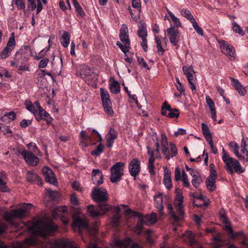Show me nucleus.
I'll return each instance as SVG.
<instances>
[{
    "instance_id": "f257e3e1",
    "label": "nucleus",
    "mask_w": 248,
    "mask_h": 248,
    "mask_svg": "<svg viewBox=\"0 0 248 248\" xmlns=\"http://www.w3.org/2000/svg\"><path fill=\"white\" fill-rule=\"evenodd\" d=\"M30 232H36L38 235L43 237L53 233L57 230V227L53 223H43L41 220L35 222H28L25 224Z\"/></svg>"
},
{
    "instance_id": "f03ea898",
    "label": "nucleus",
    "mask_w": 248,
    "mask_h": 248,
    "mask_svg": "<svg viewBox=\"0 0 248 248\" xmlns=\"http://www.w3.org/2000/svg\"><path fill=\"white\" fill-rule=\"evenodd\" d=\"M31 206L32 205L31 204H29L23 206L21 208L14 209L9 212H6L4 214L3 217L11 226L18 228L19 227V224L15 222L14 220L16 218H22L24 217Z\"/></svg>"
},
{
    "instance_id": "7ed1b4c3",
    "label": "nucleus",
    "mask_w": 248,
    "mask_h": 248,
    "mask_svg": "<svg viewBox=\"0 0 248 248\" xmlns=\"http://www.w3.org/2000/svg\"><path fill=\"white\" fill-rule=\"evenodd\" d=\"M222 160L225 164L226 170L230 174H232L234 173L233 168L235 171L238 173H241L244 171L239 161L230 157L224 148L222 149Z\"/></svg>"
},
{
    "instance_id": "20e7f679",
    "label": "nucleus",
    "mask_w": 248,
    "mask_h": 248,
    "mask_svg": "<svg viewBox=\"0 0 248 248\" xmlns=\"http://www.w3.org/2000/svg\"><path fill=\"white\" fill-rule=\"evenodd\" d=\"M77 75L89 85L93 84L97 80V75L93 69L86 65L80 66Z\"/></svg>"
},
{
    "instance_id": "39448f33",
    "label": "nucleus",
    "mask_w": 248,
    "mask_h": 248,
    "mask_svg": "<svg viewBox=\"0 0 248 248\" xmlns=\"http://www.w3.org/2000/svg\"><path fill=\"white\" fill-rule=\"evenodd\" d=\"M73 228L75 229L76 227L78 228V232L79 234L81 233L83 230H86L90 235L94 237L98 232V230L96 228H91L89 225L88 222L84 218L77 217L74 219L72 225Z\"/></svg>"
},
{
    "instance_id": "423d86ee",
    "label": "nucleus",
    "mask_w": 248,
    "mask_h": 248,
    "mask_svg": "<svg viewBox=\"0 0 248 248\" xmlns=\"http://www.w3.org/2000/svg\"><path fill=\"white\" fill-rule=\"evenodd\" d=\"M125 165L124 162H118L111 167L109 179L111 183H117L121 180Z\"/></svg>"
},
{
    "instance_id": "0eeeda50",
    "label": "nucleus",
    "mask_w": 248,
    "mask_h": 248,
    "mask_svg": "<svg viewBox=\"0 0 248 248\" xmlns=\"http://www.w3.org/2000/svg\"><path fill=\"white\" fill-rule=\"evenodd\" d=\"M92 197L93 200L99 205L107 204L108 195L107 191L103 188L96 187L92 192Z\"/></svg>"
},
{
    "instance_id": "6e6552de",
    "label": "nucleus",
    "mask_w": 248,
    "mask_h": 248,
    "mask_svg": "<svg viewBox=\"0 0 248 248\" xmlns=\"http://www.w3.org/2000/svg\"><path fill=\"white\" fill-rule=\"evenodd\" d=\"M110 208V206L108 204H98V208L95 207L93 205H90L87 208V212L91 217H95L104 215Z\"/></svg>"
},
{
    "instance_id": "1a4fd4ad",
    "label": "nucleus",
    "mask_w": 248,
    "mask_h": 248,
    "mask_svg": "<svg viewBox=\"0 0 248 248\" xmlns=\"http://www.w3.org/2000/svg\"><path fill=\"white\" fill-rule=\"evenodd\" d=\"M100 95L104 111L108 116H113L114 112L111 108V102L108 92L105 89L101 88Z\"/></svg>"
},
{
    "instance_id": "9d476101",
    "label": "nucleus",
    "mask_w": 248,
    "mask_h": 248,
    "mask_svg": "<svg viewBox=\"0 0 248 248\" xmlns=\"http://www.w3.org/2000/svg\"><path fill=\"white\" fill-rule=\"evenodd\" d=\"M183 71L184 74L187 78L190 88L193 93L196 91V88L195 85L196 81V78L195 76V72L192 66H184Z\"/></svg>"
},
{
    "instance_id": "9b49d317",
    "label": "nucleus",
    "mask_w": 248,
    "mask_h": 248,
    "mask_svg": "<svg viewBox=\"0 0 248 248\" xmlns=\"http://www.w3.org/2000/svg\"><path fill=\"white\" fill-rule=\"evenodd\" d=\"M20 155L28 165L35 166L38 164L39 158L31 152L24 149L21 151Z\"/></svg>"
},
{
    "instance_id": "f8f14e48",
    "label": "nucleus",
    "mask_w": 248,
    "mask_h": 248,
    "mask_svg": "<svg viewBox=\"0 0 248 248\" xmlns=\"http://www.w3.org/2000/svg\"><path fill=\"white\" fill-rule=\"evenodd\" d=\"M80 137L82 141L87 140L89 142H92L94 140H96V142H101L102 140L101 134L94 129L92 130L90 136L86 135L85 131H81Z\"/></svg>"
},
{
    "instance_id": "ddd939ff",
    "label": "nucleus",
    "mask_w": 248,
    "mask_h": 248,
    "mask_svg": "<svg viewBox=\"0 0 248 248\" xmlns=\"http://www.w3.org/2000/svg\"><path fill=\"white\" fill-rule=\"evenodd\" d=\"M140 161L137 158L132 159L129 164V171L130 175L136 179V176L139 174L140 170Z\"/></svg>"
},
{
    "instance_id": "4468645a",
    "label": "nucleus",
    "mask_w": 248,
    "mask_h": 248,
    "mask_svg": "<svg viewBox=\"0 0 248 248\" xmlns=\"http://www.w3.org/2000/svg\"><path fill=\"white\" fill-rule=\"evenodd\" d=\"M16 45L15 38L10 37L6 47L0 52V59H4L9 57Z\"/></svg>"
},
{
    "instance_id": "2eb2a0df",
    "label": "nucleus",
    "mask_w": 248,
    "mask_h": 248,
    "mask_svg": "<svg viewBox=\"0 0 248 248\" xmlns=\"http://www.w3.org/2000/svg\"><path fill=\"white\" fill-rule=\"evenodd\" d=\"M167 32L169 35V39L170 43L174 46H177L180 41V33L178 30L171 26L169 28Z\"/></svg>"
},
{
    "instance_id": "dca6fc26",
    "label": "nucleus",
    "mask_w": 248,
    "mask_h": 248,
    "mask_svg": "<svg viewBox=\"0 0 248 248\" xmlns=\"http://www.w3.org/2000/svg\"><path fill=\"white\" fill-rule=\"evenodd\" d=\"M116 245L119 248H142L139 244L132 242V240L127 237L123 240H118L116 242Z\"/></svg>"
},
{
    "instance_id": "f3484780",
    "label": "nucleus",
    "mask_w": 248,
    "mask_h": 248,
    "mask_svg": "<svg viewBox=\"0 0 248 248\" xmlns=\"http://www.w3.org/2000/svg\"><path fill=\"white\" fill-rule=\"evenodd\" d=\"M218 44L220 49L224 53L231 57H234L235 51L234 47L232 46L224 40L218 41Z\"/></svg>"
},
{
    "instance_id": "a211bd4d",
    "label": "nucleus",
    "mask_w": 248,
    "mask_h": 248,
    "mask_svg": "<svg viewBox=\"0 0 248 248\" xmlns=\"http://www.w3.org/2000/svg\"><path fill=\"white\" fill-rule=\"evenodd\" d=\"M217 178L215 170H212L209 176L206 181V185L210 191H214L216 189V180Z\"/></svg>"
},
{
    "instance_id": "6ab92c4d",
    "label": "nucleus",
    "mask_w": 248,
    "mask_h": 248,
    "mask_svg": "<svg viewBox=\"0 0 248 248\" xmlns=\"http://www.w3.org/2000/svg\"><path fill=\"white\" fill-rule=\"evenodd\" d=\"M155 207L159 215V218L163 219L164 218V206L163 205L162 194L159 193L154 197Z\"/></svg>"
},
{
    "instance_id": "aec40b11",
    "label": "nucleus",
    "mask_w": 248,
    "mask_h": 248,
    "mask_svg": "<svg viewBox=\"0 0 248 248\" xmlns=\"http://www.w3.org/2000/svg\"><path fill=\"white\" fill-rule=\"evenodd\" d=\"M160 144L162 153L164 155L167 160L170 159V156L168 146V140L164 133H162L161 135Z\"/></svg>"
},
{
    "instance_id": "412c9836",
    "label": "nucleus",
    "mask_w": 248,
    "mask_h": 248,
    "mask_svg": "<svg viewBox=\"0 0 248 248\" xmlns=\"http://www.w3.org/2000/svg\"><path fill=\"white\" fill-rule=\"evenodd\" d=\"M42 172L46 182L52 185H55L56 183L55 174L51 169L48 167H44L42 169Z\"/></svg>"
},
{
    "instance_id": "4be33fe9",
    "label": "nucleus",
    "mask_w": 248,
    "mask_h": 248,
    "mask_svg": "<svg viewBox=\"0 0 248 248\" xmlns=\"http://www.w3.org/2000/svg\"><path fill=\"white\" fill-rule=\"evenodd\" d=\"M128 30L127 26L124 24L122 25L120 31L119 37L121 41L126 45H130V40L128 36Z\"/></svg>"
},
{
    "instance_id": "5701e85b",
    "label": "nucleus",
    "mask_w": 248,
    "mask_h": 248,
    "mask_svg": "<svg viewBox=\"0 0 248 248\" xmlns=\"http://www.w3.org/2000/svg\"><path fill=\"white\" fill-rule=\"evenodd\" d=\"M106 137L107 146L108 148H111L114 143V140L117 139L118 137V132L113 128H110Z\"/></svg>"
},
{
    "instance_id": "b1692460",
    "label": "nucleus",
    "mask_w": 248,
    "mask_h": 248,
    "mask_svg": "<svg viewBox=\"0 0 248 248\" xmlns=\"http://www.w3.org/2000/svg\"><path fill=\"white\" fill-rule=\"evenodd\" d=\"M54 248H78L72 241L61 239L55 242Z\"/></svg>"
},
{
    "instance_id": "393cba45",
    "label": "nucleus",
    "mask_w": 248,
    "mask_h": 248,
    "mask_svg": "<svg viewBox=\"0 0 248 248\" xmlns=\"http://www.w3.org/2000/svg\"><path fill=\"white\" fill-rule=\"evenodd\" d=\"M92 181L94 185H100L103 183V175L101 170L93 169L92 171Z\"/></svg>"
},
{
    "instance_id": "a878e982",
    "label": "nucleus",
    "mask_w": 248,
    "mask_h": 248,
    "mask_svg": "<svg viewBox=\"0 0 248 248\" xmlns=\"http://www.w3.org/2000/svg\"><path fill=\"white\" fill-rule=\"evenodd\" d=\"M27 180L28 182L41 185L42 179L37 174L33 171H28L27 173Z\"/></svg>"
},
{
    "instance_id": "bb28decb",
    "label": "nucleus",
    "mask_w": 248,
    "mask_h": 248,
    "mask_svg": "<svg viewBox=\"0 0 248 248\" xmlns=\"http://www.w3.org/2000/svg\"><path fill=\"white\" fill-rule=\"evenodd\" d=\"M25 104L26 108L33 114L43 109L37 101L35 102L33 104H31L30 101L26 100Z\"/></svg>"
},
{
    "instance_id": "cd10ccee",
    "label": "nucleus",
    "mask_w": 248,
    "mask_h": 248,
    "mask_svg": "<svg viewBox=\"0 0 248 248\" xmlns=\"http://www.w3.org/2000/svg\"><path fill=\"white\" fill-rule=\"evenodd\" d=\"M141 221L145 224L150 225L155 224L157 221L156 214L155 213H152L150 215H147L140 218Z\"/></svg>"
},
{
    "instance_id": "c85d7f7f",
    "label": "nucleus",
    "mask_w": 248,
    "mask_h": 248,
    "mask_svg": "<svg viewBox=\"0 0 248 248\" xmlns=\"http://www.w3.org/2000/svg\"><path fill=\"white\" fill-rule=\"evenodd\" d=\"M232 82L233 86L240 95L244 96L246 94L247 90L237 79L232 78Z\"/></svg>"
},
{
    "instance_id": "c756f323",
    "label": "nucleus",
    "mask_w": 248,
    "mask_h": 248,
    "mask_svg": "<svg viewBox=\"0 0 248 248\" xmlns=\"http://www.w3.org/2000/svg\"><path fill=\"white\" fill-rule=\"evenodd\" d=\"M163 168L165 169L163 183L167 188L170 189L172 187L170 172L167 169V167H163Z\"/></svg>"
},
{
    "instance_id": "7c9ffc66",
    "label": "nucleus",
    "mask_w": 248,
    "mask_h": 248,
    "mask_svg": "<svg viewBox=\"0 0 248 248\" xmlns=\"http://www.w3.org/2000/svg\"><path fill=\"white\" fill-rule=\"evenodd\" d=\"M70 40V35L68 32L63 31L60 39L61 43L64 47H67L69 46Z\"/></svg>"
},
{
    "instance_id": "2f4dec72",
    "label": "nucleus",
    "mask_w": 248,
    "mask_h": 248,
    "mask_svg": "<svg viewBox=\"0 0 248 248\" xmlns=\"http://www.w3.org/2000/svg\"><path fill=\"white\" fill-rule=\"evenodd\" d=\"M202 132L204 135L205 138L206 140H210L211 139H212V137L211 136V133L210 132L209 127L207 124L204 123L202 124Z\"/></svg>"
},
{
    "instance_id": "473e14b6",
    "label": "nucleus",
    "mask_w": 248,
    "mask_h": 248,
    "mask_svg": "<svg viewBox=\"0 0 248 248\" xmlns=\"http://www.w3.org/2000/svg\"><path fill=\"white\" fill-rule=\"evenodd\" d=\"M229 146L232 149V151L238 158H241L242 155L239 153V147L237 143L234 141L230 142Z\"/></svg>"
},
{
    "instance_id": "72a5a7b5",
    "label": "nucleus",
    "mask_w": 248,
    "mask_h": 248,
    "mask_svg": "<svg viewBox=\"0 0 248 248\" xmlns=\"http://www.w3.org/2000/svg\"><path fill=\"white\" fill-rule=\"evenodd\" d=\"M109 89L111 93L118 94L120 91V86L118 82L114 80L110 84L109 86Z\"/></svg>"
},
{
    "instance_id": "f704fd0d",
    "label": "nucleus",
    "mask_w": 248,
    "mask_h": 248,
    "mask_svg": "<svg viewBox=\"0 0 248 248\" xmlns=\"http://www.w3.org/2000/svg\"><path fill=\"white\" fill-rule=\"evenodd\" d=\"M167 208L169 214L170 215L171 218L176 222L179 221V217L176 215L173 210L172 205L170 203H167Z\"/></svg>"
},
{
    "instance_id": "c9c22d12",
    "label": "nucleus",
    "mask_w": 248,
    "mask_h": 248,
    "mask_svg": "<svg viewBox=\"0 0 248 248\" xmlns=\"http://www.w3.org/2000/svg\"><path fill=\"white\" fill-rule=\"evenodd\" d=\"M180 13L183 16L186 18L190 22L195 19L190 11L187 9H182Z\"/></svg>"
},
{
    "instance_id": "e433bc0d",
    "label": "nucleus",
    "mask_w": 248,
    "mask_h": 248,
    "mask_svg": "<svg viewBox=\"0 0 248 248\" xmlns=\"http://www.w3.org/2000/svg\"><path fill=\"white\" fill-rule=\"evenodd\" d=\"M138 35L139 37L141 39L146 38L147 36V31L144 25H140L139 26V30L138 31Z\"/></svg>"
},
{
    "instance_id": "4c0bfd02",
    "label": "nucleus",
    "mask_w": 248,
    "mask_h": 248,
    "mask_svg": "<svg viewBox=\"0 0 248 248\" xmlns=\"http://www.w3.org/2000/svg\"><path fill=\"white\" fill-rule=\"evenodd\" d=\"M72 2L78 14L82 17L84 16L85 12H84L82 8L81 7L78 2L77 0H72Z\"/></svg>"
},
{
    "instance_id": "58836bf2",
    "label": "nucleus",
    "mask_w": 248,
    "mask_h": 248,
    "mask_svg": "<svg viewBox=\"0 0 248 248\" xmlns=\"http://www.w3.org/2000/svg\"><path fill=\"white\" fill-rule=\"evenodd\" d=\"M155 41L156 44L158 53L160 55H163L164 53V50L162 46L163 43L161 40L157 36H155Z\"/></svg>"
},
{
    "instance_id": "ea45409f",
    "label": "nucleus",
    "mask_w": 248,
    "mask_h": 248,
    "mask_svg": "<svg viewBox=\"0 0 248 248\" xmlns=\"http://www.w3.org/2000/svg\"><path fill=\"white\" fill-rule=\"evenodd\" d=\"M184 238H187V241L190 245H192L195 243L194 234L191 231H186L184 234Z\"/></svg>"
},
{
    "instance_id": "a19ab883",
    "label": "nucleus",
    "mask_w": 248,
    "mask_h": 248,
    "mask_svg": "<svg viewBox=\"0 0 248 248\" xmlns=\"http://www.w3.org/2000/svg\"><path fill=\"white\" fill-rule=\"evenodd\" d=\"M144 223L141 221V219H140L139 220L138 222L136 225L134 227V231L135 233H136L138 235L140 234L143 230V226L144 225Z\"/></svg>"
},
{
    "instance_id": "79ce46f5",
    "label": "nucleus",
    "mask_w": 248,
    "mask_h": 248,
    "mask_svg": "<svg viewBox=\"0 0 248 248\" xmlns=\"http://www.w3.org/2000/svg\"><path fill=\"white\" fill-rule=\"evenodd\" d=\"M232 29L234 32L237 33L241 36L244 35L245 33L244 31L236 22L233 21L232 23Z\"/></svg>"
},
{
    "instance_id": "37998d69",
    "label": "nucleus",
    "mask_w": 248,
    "mask_h": 248,
    "mask_svg": "<svg viewBox=\"0 0 248 248\" xmlns=\"http://www.w3.org/2000/svg\"><path fill=\"white\" fill-rule=\"evenodd\" d=\"M104 150V146L102 144H100L94 150L92 151L91 155L94 156H99L103 152Z\"/></svg>"
},
{
    "instance_id": "c03bdc74",
    "label": "nucleus",
    "mask_w": 248,
    "mask_h": 248,
    "mask_svg": "<svg viewBox=\"0 0 248 248\" xmlns=\"http://www.w3.org/2000/svg\"><path fill=\"white\" fill-rule=\"evenodd\" d=\"M66 209L65 207L60 206L57 207L52 212V216L54 218H56L61 215V213L65 212Z\"/></svg>"
},
{
    "instance_id": "a18cd8bd",
    "label": "nucleus",
    "mask_w": 248,
    "mask_h": 248,
    "mask_svg": "<svg viewBox=\"0 0 248 248\" xmlns=\"http://www.w3.org/2000/svg\"><path fill=\"white\" fill-rule=\"evenodd\" d=\"M27 147L31 150H33V153L35 154H36L39 156H42V154L40 152L39 150L38 149L36 145L33 142L29 143L27 144Z\"/></svg>"
},
{
    "instance_id": "49530a36",
    "label": "nucleus",
    "mask_w": 248,
    "mask_h": 248,
    "mask_svg": "<svg viewBox=\"0 0 248 248\" xmlns=\"http://www.w3.org/2000/svg\"><path fill=\"white\" fill-rule=\"evenodd\" d=\"M191 23H192L193 27L196 31L197 33L201 36H202L203 35V31L202 29L200 27H199L196 20L194 19L193 21L191 22Z\"/></svg>"
},
{
    "instance_id": "de8ad7c7",
    "label": "nucleus",
    "mask_w": 248,
    "mask_h": 248,
    "mask_svg": "<svg viewBox=\"0 0 248 248\" xmlns=\"http://www.w3.org/2000/svg\"><path fill=\"white\" fill-rule=\"evenodd\" d=\"M202 182V179L200 175L193 178L191 181L192 185L196 188L198 187Z\"/></svg>"
},
{
    "instance_id": "09e8293b",
    "label": "nucleus",
    "mask_w": 248,
    "mask_h": 248,
    "mask_svg": "<svg viewBox=\"0 0 248 248\" xmlns=\"http://www.w3.org/2000/svg\"><path fill=\"white\" fill-rule=\"evenodd\" d=\"M179 112L178 109L176 108L173 109L170 107V111L168 112V117L170 118H177L179 116Z\"/></svg>"
},
{
    "instance_id": "8fccbe9b",
    "label": "nucleus",
    "mask_w": 248,
    "mask_h": 248,
    "mask_svg": "<svg viewBox=\"0 0 248 248\" xmlns=\"http://www.w3.org/2000/svg\"><path fill=\"white\" fill-rule=\"evenodd\" d=\"M40 113L43 115V118L47 124H50L52 121V118L49 116V114L46 112L45 109H43L40 111Z\"/></svg>"
},
{
    "instance_id": "3c124183",
    "label": "nucleus",
    "mask_w": 248,
    "mask_h": 248,
    "mask_svg": "<svg viewBox=\"0 0 248 248\" xmlns=\"http://www.w3.org/2000/svg\"><path fill=\"white\" fill-rule=\"evenodd\" d=\"M176 198L175 200L178 202V203H183L184 197L182 194L181 190L179 188H176L175 190Z\"/></svg>"
},
{
    "instance_id": "603ef678",
    "label": "nucleus",
    "mask_w": 248,
    "mask_h": 248,
    "mask_svg": "<svg viewBox=\"0 0 248 248\" xmlns=\"http://www.w3.org/2000/svg\"><path fill=\"white\" fill-rule=\"evenodd\" d=\"M170 106L164 102L162 106L161 114L168 117V112L170 111Z\"/></svg>"
},
{
    "instance_id": "864d4df0",
    "label": "nucleus",
    "mask_w": 248,
    "mask_h": 248,
    "mask_svg": "<svg viewBox=\"0 0 248 248\" xmlns=\"http://www.w3.org/2000/svg\"><path fill=\"white\" fill-rule=\"evenodd\" d=\"M184 186L188 187L190 186V183L188 179V176L185 170L182 171V177L181 178Z\"/></svg>"
},
{
    "instance_id": "5fc2aeb1",
    "label": "nucleus",
    "mask_w": 248,
    "mask_h": 248,
    "mask_svg": "<svg viewBox=\"0 0 248 248\" xmlns=\"http://www.w3.org/2000/svg\"><path fill=\"white\" fill-rule=\"evenodd\" d=\"M170 149V156L171 157H173L175 156L177 154V149L175 145L172 142H170L169 143Z\"/></svg>"
},
{
    "instance_id": "6e6d98bb",
    "label": "nucleus",
    "mask_w": 248,
    "mask_h": 248,
    "mask_svg": "<svg viewBox=\"0 0 248 248\" xmlns=\"http://www.w3.org/2000/svg\"><path fill=\"white\" fill-rule=\"evenodd\" d=\"M214 240L215 241V248H219L224 243V241L219 236L215 237Z\"/></svg>"
},
{
    "instance_id": "4d7b16f0",
    "label": "nucleus",
    "mask_w": 248,
    "mask_h": 248,
    "mask_svg": "<svg viewBox=\"0 0 248 248\" xmlns=\"http://www.w3.org/2000/svg\"><path fill=\"white\" fill-rule=\"evenodd\" d=\"M176 211L180 217H182L184 214V206L183 203H176Z\"/></svg>"
},
{
    "instance_id": "13d9d810",
    "label": "nucleus",
    "mask_w": 248,
    "mask_h": 248,
    "mask_svg": "<svg viewBox=\"0 0 248 248\" xmlns=\"http://www.w3.org/2000/svg\"><path fill=\"white\" fill-rule=\"evenodd\" d=\"M120 218L119 214H115L113 216L112 218V224L113 226L116 227L119 224Z\"/></svg>"
},
{
    "instance_id": "bf43d9fd",
    "label": "nucleus",
    "mask_w": 248,
    "mask_h": 248,
    "mask_svg": "<svg viewBox=\"0 0 248 248\" xmlns=\"http://www.w3.org/2000/svg\"><path fill=\"white\" fill-rule=\"evenodd\" d=\"M13 1L18 9H25V4L23 2L24 0H13Z\"/></svg>"
},
{
    "instance_id": "052dcab7",
    "label": "nucleus",
    "mask_w": 248,
    "mask_h": 248,
    "mask_svg": "<svg viewBox=\"0 0 248 248\" xmlns=\"http://www.w3.org/2000/svg\"><path fill=\"white\" fill-rule=\"evenodd\" d=\"M155 161H148V168L149 170V171L151 175H154L155 174V166H154Z\"/></svg>"
},
{
    "instance_id": "680f3d73",
    "label": "nucleus",
    "mask_w": 248,
    "mask_h": 248,
    "mask_svg": "<svg viewBox=\"0 0 248 248\" xmlns=\"http://www.w3.org/2000/svg\"><path fill=\"white\" fill-rule=\"evenodd\" d=\"M205 100H206L207 105L209 107L210 110H212L213 109H215V103L212 101V100L210 98V97L209 96H206Z\"/></svg>"
},
{
    "instance_id": "e2e57ef3",
    "label": "nucleus",
    "mask_w": 248,
    "mask_h": 248,
    "mask_svg": "<svg viewBox=\"0 0 248 248\" xmlns=\"http://www.w3.org/2000/svg\"><path fill=\"white\" fill-rule=\"evenodd\" d=\"M116 45L119 47V48L125 54L128 51H129L130 45H128V46H126L124 44V45H123L122 43H121L119 42H117Z\"/></svg>"
},
{
    "instance_id": "0e129e2a",
    "label": "nucleus",
    "mask_w": 248,
    "mask_h": 248,
    "mask_svg": "<svg viewBox=\"0 0 248 248\" xmlns=\"http://www.w3.org/2000/svg\"><path fill=\"white\" fill-rule=\"evenodd\" d=\"M138 62L139 64L143 68H146V69L149 70V67L147 63V62L145 61L143 58H138Z\"/></svg>"
},
{
    "instance_id": "69168bd1",
    "label": "nucleus",
    "mask_w": 248,
    "mask_h": 248,
    "mask_svg": "<svg viewBox=\"0 0 248 248\" xmlns=\"http://www.w3.org/2000/svg\"><path fill=\"white\" fill-rule=\"evenodd\" d=\"M71 203L74 205H77L78 204V199L75 193H73L70 196Z\"/></svg>"
},
{
    "instance_id": "338daca9",
    "label": "nucleus",
    "mask_w": 248,
    "mask_h": 248,
    "mask_svg": "<svg viewBox=\"0 0 248 248\" xmlns=\"http://www.w3.org/2000/svg\"><path fill=\"white\" fill-rule=\"evenodd\" d=\"M49 61V60L48 58L42 59L39 63L38 67L39 68H43L46 67Z\"/></svg>"
},
{
    "instance_id": "774afa93",
    "label": "nucleus",
    "mask_w": 248,
    "mask_h": 248,
    "mask_svg": "<svg viewBox=\"0 0 248 248\" xmlns=\"http://www.w3.org/2000/svg\"><path fill=\"white\" fill-rule=\"evenodd\" d=\"M47 192L49 196L54 200L57 199L59 197V193L56 191H53L50 189H47Z\"/></svg>"
}]
</instances>
